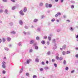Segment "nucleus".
<instances>
[{"mask_svg":"<svg viewBox=\"0 0 78 78\" xmlns=\"http://www.w3.org/2000/svg\"><path fill=\"white\" fill-rule=\"evenodd\" d=\"M10 25V26H12V25H13V23L12 22H10L9 23Z\"/></svg>","mask_w":78,"mask_h":78,"instance_id":"aec40b11","label":"nucleus"},{"mask_svg":"<svg viewBox=\"0 0 78 78\" xmlns=\"http://www.w3.org/2000/svg\"><path fill=\"white\" fill-rule=\"evenodd\" d=\"M23 34H27V33L26 32L24 31L23 32Z\"/></svg>","mask_w":78,"mask_h":78,"instance_id":"052dcab7","label":"nucleus"},{"mask_svg":"<svg viewBox=\"0 0 78 78\" xmlns=\"http://www.w3.org/2000/svg\"><path fill=\"white\" fill-rule=\"evenodd\" d=\"M3 12V10L2 9H0V13H2Z\"/></svg>","mask_w":78,"mask_h":78,"instance_id":"ea45409f","label":"nucleus"},{"mask_svg":"<svg viewBox=\"0 0 78 78\" xmlns=\"http://www.w3.org/2000/svg\"><path fill=\"white\" fill-rule=\"evenodd\" d=\"M44 69L45 70H48V68L47 67H46L44 68Z\"/></svg>","mask_w":78,"mask_h":78,"instance_id":"4d7b16f0","label":"nucleus"},{"mask_svg":"<svg viewBox=\"0 0 78 78\" xmlns=\"http://www.w3.org/2000/svg\"><path fill=\"white\" fill-rule=\"evenodd\" d=\"M11 2H13V3H14L15 2V0H11Z\"/></svg>","mask_w":78,"mask_h":78,"instance_id":"0e129e2a","label":"nucleus"},{"mask_svg":"<svg viewBox=\"0 0 78 78\" xmlns=\"http://www.w3.org/2000/svg\"><path fill=\"white\" fill-rule=\"evenodd\" d=\"M33 78H37V76H36V75H34L33 76Z\"/></svg>","mask_w":78,"mask_h":78,"instance_id":"79ce46f5","label":"nucleus"},{"mask_svg":"<svg viewBox=\"0 0 78 78\" xmlns=\"http://www.w3.org/2000/svg\"><path fill=\"white\" fill-rule=\"evenodd\" d=\"M63 17H64V18L66 19V16L65 15H64L63 16Z\"/></svg>","mask_w":78,"mask_h":78,"instance_id":"864d4df0","label":"nucleus"},{"mask_svg":"<svg viewBox=\"0 0 78 78\" xmlns=\"http://www.w3.org/2000/svg\"><path fill=\"white\" fill-rule=\"evenodd\" d=\"M63 59V57H60L59 58V59L60 61H61V60H62Z\"/></svg>","mask_w":78,"mask_h":78,"instance_id":"c756f323","label":"nucleus"},{"mask_svg":"<svg viewBox=\"0 0 78 78\" xmlns=\"http://www.w3.org/2000/svg\"><path fill=\"white\" fill-rule=\"evenodd\" d=\"M56 61V60H55V59L53 58L52 59L51 62H55Z\"/></svg>","mask_w":78,"mask_h":78,"instance_id":"a878e982","label":"nucleus"},{"mask_svg":"<svg viewBox=\"0 0 78 78\" xmlns=\"http://www.w3.org/2000/svg\"><path fill=\"white\" fill-rule=\"evenodd\" d=\"M59 57L58 56H57L56 57V59L57 60H58L59 59Z\"/></svg>","mask_w":78,"mask_h":78,"instance_id":"49530a36","label":"nucleus"},{"mask_svg":"<svg viewBox=\"0 0 78 78\" xmlns=\"http://www.w3.org/2000/svg\"><path fill=\"white\" fill-rule=\"evenodd\" d=\"M41 64L42 65H44V64H45V62H41Z\"/></svg>","mask_w":78,"mask_h":78,"instance_id":"6e6d98bb","label":"nucleus"},{"mask_svg":"<svg viewBox=\"0 0 78 78\" xmlns=\"http://www.w3.org/2000/svg\"><path fill=\"white\" fill-rule=\"evenodd\" d=\"M43 3L42 2H40V3L39 4V6H43Z\"/></svg>","mask_w":78,"mask_h":78,"instance_id":"dca6fc26","label":"nucleus"},{"mask_svg":"<svg viewBox=\"0 0 78 78\" xmlns=\"http://www.w3.org/2000/svg\"><path fill=\"white\" fill-rule=\"evenodd\" d=\"M18 45H19L20 46V47H21V46H22V43H21V42H19Z\"/></svg>","mask_w":78,"mask_h":78,"instance_id":"4c0bfd02","label":"nucleus"},{"mask_svg":"<svg viewBox=\"0 0 78 78\" xmlns=\"http://www.w3.org/2000/svg\"><path fill=\"white\" fill-rule=\"evenodd\" d=\"M57 32H60L61 31V30L60 29H58L57 30Z\"/></svg>","mask_w":78,"mask_h":78,"instance_id":"bf43d9fd","label":"nucleus"},{"mask_svg":"<svg viewBox=\"0 0 78 78\" xmlns=\"http://www.w3.org/2000/svg\"><path fill=\"white\" fill-rule=\"evenodd\" d=\"M26 76H29V73H26Z\"/></svg>","mask_w":78,"mask_h":78,"instance_id":"5fc2aeb1","label":"nucleus"},{"mask_svg":"<svg viewBox=\"0 0 78 78\" xmlns=\"http://www.w3.org/2000/svg\"><path fill=\"white\" fill-rule=\"evenodd\" d=\"M37 21H38V20L37 19H36L34 20V22L35 23H36Z\"/></svg>","mask_w":78,"mask_h":78,"instance_id":"4468645a","label":"nucleus"},{"mask_svg":"<svg viewBox=\"0 0 78 78\" xmlns=\"http://www.w3.org/2000/svg\"><path fill=\"white\" fill-rule=\"evenodd\" d=\"M54 45L53 47V49L54 50H56V49L57 48V46H56V44L54 43Z\"/></svg>","mask_w":78,"mask_h":78,"instance_id":"7ed1b4c3","label":"nucleus"},{"mask_svg":"<svg viewBox=\"0 0 78 78\" xmlns=\"http://www.w3.org/2000/svg\"><path fill=\"white\" fill-rule=\"evenodd\" d=\"M40 70L41 72H42V71L44 70V69H43L42 68H41L40 69Z\"/></svg>","mask_w":78,"mask_h":78,"instance_id":"c9c22d12","label":"nucleus"},{"mask_svg":"<svg viewBox=\"0 0 78 78\" xmlns=\"http://www.w3.org/2000/svg\"><path fill=\"white\" fill-rule=\"evenodd\" d=\"M24 28L26 29H28V26H25Z\"/></svg>","mask_w":78,"mask_h":78,"instance_id":"e433bc0d","label":"nucleus"},{"mask_svg":"<svg viewBox=\"0 0 78 78\" xmlns=\"http://www.w3.org/2000/svg\"><path fill=\"white\" fill-rule=\"evenodd\" d=\"M2 2H7V0H2Z\"/></svg>","mask_w":78,"mask_h":78,"instance_id":"13d9d810","label":"nucleus"},{"mask_svg":"<svg viewBox=\"0 0 78 78\" xmlns=\"http://www.w3.org/2000/svg\"><path fill=\"white\" fill-rule=\"evenodd\" d=\"M66 52L65 51H63L62 52V54L63 55H66Z\"/></svg>","mask_w":78,"mask_h":78,"instance_id":"412c9836","label":"nucleus"},{"mask_svg":"<svg viewBox=\"0 0 78 78\" xmlns=\"http://www.w3.org/2000/svg\"><path fill=\"white\" fill-rule=\"evenodd\" d=\"M2 72L3 74H5L6 73V71L5 70L2 71Z\"/></svg>","mask_w":78,"mask_h":78,"instance_id":"f704fd0d","label":"nucleus"},{"mask_svg":"<svg viewBox=\"0 0 78 78\" xmlns=\"http://www.w3.org/2000/svg\"><path fill=\"white\" fill-rule=\"evenodd\" d=\"M45 6L46 8H48V3H46Z\"/></svg>","mask_w":78,"mask_h":78,"instance_id":"5701e85b","label":"nucleus"},{"mask_svg":"<svg viewBox=\"0 0 78 78\" xmlns=\"http://www.w3.org/2000/svg\"><path fill=\"white\" fill-rule=\"evenodd\" d=\"M57 14L58 15V16H61V13H60L59 12L57 13Z\"/></svg>","mask_w":78,"mask_h":78,"instance_id":"de8ad7c7","label":"nucleus"},{"mask_svg":"<svg viewBox=\"0 0 78 78\" xmlns=\"http://www.w3.org/2000/svg\"><path fill=\"white\" fill-rule=\"evenodd\" d=\"M65 69L66 70H69V67L66 66V68H65Z\"/></svg>","mask_w":78,"mask_h":78,"instance_id":"2f4dec72","label":"nucleus"},{"mask_svg":"<svg viewBox=\"0 0 78 78\" xmlns=\"http://www.w3.org/2000/svg\"><path fill=\"white\" fill-rule=\"evenodd\" d=\"M74 7H75V5H71V8L72 9H73V8H74Z\"/></svg>","mask_w":78,"mask_h":78,"instance_id":"b1692460","label":"nucleus"},{"mask_svg":"<svg viewBox=\"0 0 78 78\" xmlns=\"http://www.w3.org/2000/svg\"><path fill=\"white\" fill-rule=\"evenodd\" d=\"M27 8L26 7H24V9L23 10V12H27Z\"/></svg>","mask_w":78,"mask_h":78,"instance_id":"ddd939ff","label":"nucleus"},{"mask_svg":"<svg viewBox=\"0 0 78 78\" xmlns=\"http://www.w3.org/2000/svg\"><path fill=\"white\" fill-rule=\"evenodd\" d=\"M19 23H20V25H23V22L22 20H20L19 21Z\"/></svg>","mask_w":78,"mask_h":78,"instance_id":"423d86ee","label":"nucleus"},{"mask_svg":"<svg viewBox=\"0 0 78 78\" xmlns=\"http://www.w3.org/2000/svg\"><path fill=\"white\" fill-rule=\"evenodd\" d=\"M48 55H50V51H48L47 53Z\"/></svg>","mask_w":78,"mask_h":78,"instance_id":"a18cd8bd","label":"nucleus"},{"mask_svg":"<svg viewBox=\"0 0 78 78\" xmlns=\"http://www.w3.org/2000/svg\"><path fill=\"white\" fill-rule=\"evenodd\" d=\"M35 62H39V60L38 58H36L35 59Z\"/></svg>","mask_w":78,"mask_h":78,"instance_id":"f8f14e48","label":"nucleus"},{"mask_svg":"<svg viewBox=\"0 0 78 78\" xmlns=\"http://www.w3.org/2000/svg\"><path fill=\"white\" fill-rule=\"evenodd\" d=\"M8 10H7L6 9L4 11V12L5 14H8Z\"/></svg>","mask_w":78,"mask_h":78,"instance_id":"f3484780","label":"nucleus"},{"mask_svg":"<svg viewBox=\"0 0 78 78\" xmlns=\"http://www.w3.org/2000/svg\"><path fill=\"white\" fill-rule=\"evenodd\" d=\"M69 53H70V51H67L66 54H69Z\"/></svg>","mask_w":78,"mask_h":78,"instance_id":"c03bdc74","label":"nucleus"},{"mask_svg":"<svg viewBox=\"0 0 78 78\" xmlns=\"http://www.w3.org/2000/svg\"><path fill=\"white\" fill-rule=\"evenodd\" d=\"M16 9V7L15 6H13L12 8V10H14Z\"/></svg>","mask_w":78,"mask_h":78,"instance_id":"473e14b6","label":"nucleus"},{"mask_svg":"<svg viewBox=\"0 0 78 78\" xmlns=\"http://www.w3.org/2000/svg\"><path fill=\"white\" fill-rule=\"evenodd\" d=\"M32 51H33V50L32 49H30V53L32 52Z\"/></svg>","mask_w":78,"mask_h":78,"instance_id":"338daca9","label":"nucleus"},{"mask_svg":"<svg viewBox=\"0 0 78 78\" xmlns=\"http://www.w3.org/2000/svg\"><path fill=\"white\" fill-rule=\"evenodd\" d=\"M70 30H71V31H73V28L72 27H71Z\"/></svg>","mask_w":78,"mask_h":78,"instance_id":"72a5a7b5","label":"nucleus"},{"mask_svg":"<svg viewBox=\"0 0 78 78\" xmlns=\"http://www.w3.org/2000/svg\"><path fill=\"white\" fill-rule=\"evenodd\" d=\"M48 40H49V41H51V37H50V36H48Z\"/></svg>","mask_w":78,"mask_h":78,"instance_id":"c85d7f7f","label":"nucleus"},{"mask_svg":"<svg viewBox=\"0 0 78 78\" xmlns=\"http://www.w3.org/2000/svg\"><path fill=\"white\" fill-rule=\"evenodd\" d=\"M54 66L55 67H57V64L56 63H54Z\"/></svg>","mask_w":78,"mask_h":78,"instance_id":"58836bf2","label":"nucleus"},{"mask_svg":"<svg viewBox=\"0 0 78 78\" xmlns=\"http://www.w3.org/2000/svg\"><path fill=\"white\" fill-rule=\"evenodd\" d=\"M23 67L22 66V67L20 70V73H21L22 72V71H23Z\"/></svg>","mask_w":78,"mask_h":78,"instance_id":"9d476101","label":"nucleus"},{"mask_svg":"<svg viewBox=\"0 0 78 78\" xmlns=\"http://www.w3.org/2000/svg\"><path fill=\"white\" fill-rule=\"evenodd\" d=\"M70 2L72 3H73V4H74V3H75V2L73 1H71Z\"/></svg>","mask_w":78,"mask_h":78,"instance_id":"a19ab883","label":"nucleus"},{"mask_svg":"<svg viewBox=\"0 0 78 78\" xmlns=\"http://www.w3.org/2000/svg\"><path fill=\"white\" fill-rule=\"evenodd\" d=\"M32 60L31 59H27L26 61V62L24 63V64L25 65L27 64H30V61H31Z\"/></svg>","mask_w":78,"mask_h":78,"instance_id":"f257e3e1","label":"nucleus"},{"mask_svg":"<svg viewBox=\"0 0 78 78\" xmlns=\"http://www.w3.org/2000/svg\"><path fill=\"white\" fill-rule=\"evenodd\" d=\"M41 27L39 26L37 28V31L39 32V31H41Z\"/></svg>","mask_w":78,"mask_h":78,"instance_id":"39448f33","label":"nucleus"},{"mask_svg":"<svg viewBox=\"0 0 78 78\" xmlns=\"http://www.w3.org/2000/svg\"><path fill=\"white\" fill-rule=\"evenodd\" d=\"M27 34H28L29 35H30V33L29 32H27Z\"/></svg>","mask_w":78,"mask_h":78,"instance_id":"680f3d73","label":"nucleus"},{"mask_svg":"<svg viewBox=\"0 0 78 78\" xmlns=\"http://www.w3.org/2000/svg\"><path fill=\"white\" fill-rule=\"evenodd\" d=\"M41 19H44V18L45 17V16H44V15H42L41 16Z\"/></svg>","mask_w":78,"mask_h":78,"instance_id":"09e8293b","label":"nucleus"},{"mask_svg":"<svg viewBox=\"0 0 78 78\" xmlns=\"http://www.w3.org/2000/svg\"><path fill=\"white\" fill-rule=\"evenodd\" d=\"M48 8H51L52 7V5L51 4H49L48 5Z\"/></svg>","mask_w":78,"mask_h":78,"instance_id":"393cba45","label":"nucleus"},{"mask_svg":"<svg viewBox=\"0 0 78 78\" xmlns=\"http://www.w3.org/2000/svg\"><path fill=\"white\" fill-rule=\"evenodd\" d=\"M11 34H16V32L14 31H12L10 32Z\"/></svg>","mask_w":78,"mask_h":78,"instance_id":"0eeeda50","label":"nucleus"},{"mask_svg":"<svg viewBox=\"0 0 78 78\" xmlns=\"http://www.w3.org/2000/svg\"><path fill=\"white\" fill-rule=\"evenodd\" d=\"M75 72V70H73L71 71V73H74Z\"/></svg>","mask_w":78,"mask_h":78,"instance_id":"3c124183","label":"nucleus"},{"mask_svg":"<svg viewBox=\"0 0 78 78\" xmlns=\"http://www.w3.org/2000/svg\"><path fill=\"white\" fill-rule=\"evenodd\" d=\"M41 44H42L44 45V44H45V41L42 40L41 42Z\"/></svg>","mask_w":78,"mask_h":78,"instance_id":"2eb2a0df","label":"nucleus"},{"mask_svg":"<svg viewBox=\"0 0 78 78\" xmlns=\"http://www.w3.org/2000/svg\"><path fill=\"white\" fill-rule=\"evenodd\" d=\"M36 39L37 41H39V40H40V38H39V37L38 36H37L36 37Z\"/></svg>","mask_w":78,"mask_h":78,"instance_id":"a211bd4d","label":"nucleus"},{"mask_svg":"<svg viewBox=\"0 0 78 78\" xmlns=\"http://www.w3.org/2000/svg\"><path fill=\"white\" fill-rule=\"evenodd\" d=\"M54 21H55V19L54 18H53L51 20V22H54Z\"/></svg>","mask_w":78,"mask_h":78,"instance_id":"8fccbe9b","label":"nucleus"},{"mask_svg":"<svg viewBox=\"0 0 78 78\" xmlns=\"http://www.w3.org/2000/svg\"><path fill=\"white\" fill-rule=\"evenodd\" d=\"M46 64H48V61H46Z\"/></svg>","mask_w":78,"mask_h":78,"instance_id":"774afa93","label":"nucleus"},{"mask_svg":"<svg viewBox=\"0 0 78 78\" xmlns=\"http://www.w3.org/2000/svg\"><path fill=\"white\" fill-rule=\"evenodd\" d=\"M4 48L5 50H6L7 51H8V48L6 47H4Z\"/></svg>","mask_w":78,"mask_h":78,"instance_id":"7c9ffc66","label":"nucleus"},{"mask_svg":"<svg viewBox=\"0 0 78 78\" xmlns=\"http://www.w3.org/2000/svg\"><path fill=\"white\" fill-rule=\"evenodd\" d=\"M2 67L3 68V69H5L6 68V62L5 61H3L2 62Z\"/></svg>","mask_w":78,"mask_h":78,"instance_id":"f03ea898","label":"nucleus"},{"mask_svg":"<svg viewBox=\"0 0 78 78\" xmlns=\"http://www.w3.org/2000/svg\"><path fill=\"white\" fill-rule=\"evenodd\" d=\"M63 64L64 65H66V60H64Z\"/></svg>","mask_w":78,"mask_h":78,"instance_id":"4be33fe9","label":"nucleus"},{"mask_svg":"<svg viewBox=\"0 0 78 78\" xmlns=\"http://www.w3.org/2000/svg\"><path fill=\"white\" fill-rule=\"evenodd\" d=\"M7 41H8V42H9V41H11V38H10V37H7Z\"/></svg>","mask_w":78,"mask_h":78,"instance_id":"9b49d317","label":"nucleus"},{"mask_svg":"<svg viewBox=\"0 0 78 78\" xmlns=\"http://www.w3.org/2000/svg\"><path fill=\"white\" fill-rule=\"evenodd\" d=\"M47 43L48 45H49L50 44V42H49V41H47Z\"/></svg>","mask_w":78,"mask_h":78,"instance_id":"603ef678","label":"nucleus"},{"mask_svg":"<svg viewBox=\"0 0 78 78\" xmlns=\"http://www.w3.org/2000/svg\"><path fill=\"white\" fill-rule=\"evenodd\" d=\"M47 37L45 35L43 37L44 39H47Z\"/></svg>","mask_w":78,"mask_h":78,"instance_id":"bb28decb","label":"nucleus"},{"mask_svg":"<svg viewBox=\"0 0 78 78\" xmlns=\"http://www.w3.org/2000/svg\"><path fill=\"white\" fill-rule=\"evenodd\" d=\"M75 56L77 58H78V54L76 55Z\"/></svg>","mask_w":78,"mask_h":78,"instance_id":"e2e57ef3","label":"nucleus"},{"mask_svg":"<svg viewBox=\"0 0 78 78\" xmlns=\"http://www.w3.org/2000/svg\"><path fill=\"white\" fill-rule=\"evenodd\" d=\"M34 41L33 40H31L30 41V44H34Z\"/></svg>","mask_w":78,"mask_h":78,"instance_id":"6e6552de","label":"nucleus"},{"mask_svg":"<svg viewBox=\"0 0 78 78\" xmlns=\"http://www.w3.org/2000/svg\"><path fill=\"white\" fill-rule=\"evenodd\" d=\"M39 48V47L37 46H35V48L36 50H38V48Z\"/></svg>","mask_w":78,"mask_h":78,"instance_id":"6ab92c4d","label":"nucleus"},{"mask_svg":"<svg viewBox=\"0 0 78 78\" xmlns=\"http://www.w3.org/2000/svg\"><path fill=\"white\" fill-rule=\"evenodd\" d=\"M19 13L20 14L21 16H23V15H24V13H23V10H21L20 11Z\"/></svg>","mask_w":78,"mask_h":78,"instance_id":"20e7f679","label":"nucleus"},{"mask_svg":"<svg viewBox=\"0 0 78 78\" xmlns=\"http://www.w3.org/2000/svg\"><path fill=\"white\" fill-rule=\"evenodd\" d=\"M2 40L3 42H5V41H6V39H5V38H3L2 39Z\"/></svg>","mask_w":78,"mask_h":78,"instance_id":"37998d69","label":"nucleus"},{"mask_svg":"<svg viewBox=\"0 0 78 78\" xmlns=\"http://www.w3.org/2000/svg\"><path fill=\"white\" fill-rule=\"evenodd\" d=\"M52 42L54 44H55V42H56V40L55 39H53L52 40Z\"/></svg>","mask_w":78,"mask_h":78,"instance_id":"cd10ccee","label":"nucleus"},{"mask_svg":"<svg viewBox=\"0 0 78 78\" xmlns=\"http://www.w3.org/2000/svg\"><path fill=\"white\" fill-rule=\"evenodd\" d=\"M50 24H51L50 22H49L48 23V25H50Z\"/></svg>","mask_w":78,"mask_h":78,"instance_id":"69168bd1","label":"nucleus"},{"mask_svg":"<svg viewBox=\"0 0 78 78\" xmlns=\"http://www.w3.org/2000/svg\"><path fill=\"white\" fill-rule=\"evenodd\" d=\"M62 48H63V49H66V48H67V46H66V44L63 45Z\"/></svg>","mask_w":78,"mask_h":78,"instance_id":"1a4fd4ad","label":"nucleus"}]
</instances>
